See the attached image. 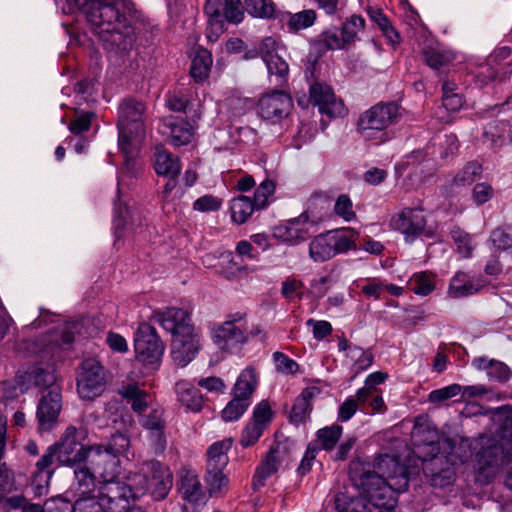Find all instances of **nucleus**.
Wrapping results in <instances>:
<instances>
[{"label":"nucleus","instance_id":"obj_1","mask_svg":"<svg viewBox=\"0 0 512 512\" xmlns=\"http://www.w3.org/2000/svg\"><path fill=\"white\" fill-rule=\"evenodd\" d=\"M375 468L377 472L363 473L357 484L363 499H353L347 507H342L344 495L336 496L335 504L340 512H393L396 504L394 491H405L408 487L406 468L388 454L377 458Z\"/></svg>","mask_w":512,"mask_h":512},{"label":"nucleus","instance_id":"obj_2","mask_svg":"<svg viewBox=\"0 0 512 512\" xmlns=\"http://www.w3.org/2000/svg\"><path fill=\"white\" fill-rule=\"evenodd\" d=\"M71 12H79L86 20L87 28L78 31L75 39L87 47L91 55L98 53L96 44L104 48V34L131 32L139 17V10L132 0H66Z\"/></svg>","mask_w":512,"mask_h":512},{"label":"nucleus","instance_id":"obj_3","mask_svg":"<svg viewBox=\"0 0 512 512\" xmlns=\"http://www.w3.org/2000/svg\"><path fill=\"white\" fill-rule=\"evenodd\" d=\"M411 438L415 446L414 453L423 462L424 473L437 475L445 468L435 469L430 466H436L446 458L448 464L454 466L461 464L465 459L456 451V445L451 439H444L440 446L438 431L427 419V417H417L411 432Z\"/></svg>","mask_w":512,"mask_h":512},{"label":"nucleus","instance_id":"obj_4","mask_svg":"<svg viewBox=\"0 0 512 512\" xmlns=\"http://www.w3.org/2000/svg\"><path fill=\"white\" fill-rule=\"evenodd\" d=\"M154 319L165 330L171 332V357L175 365L187 366L199 351V338L191 324L190 314L176 307L157 312Z\"/></svg>","mask_w":512,"mask_h":512},{"label":"nucleus","instance_id":"obj_5","mask_svg":"<svg viewBox=\"0 0 512 512\" xmlns=\"http://www.w3.org/2000/svg\"><path fill=\"white\" fill-rule=\"evenodd\" d=\"M405 112L396 101H380L360 113L356 131L365 141L376 145L386 143L392 138L388 128L398 124Z\"/></svg>","mask_w":512,"mask_h":512},{"label":"nucleus","instance_id":"obj_6","mask_svg":"<svg viewBox=\"0 0 512 512\" xmlns=\"http://www.w3.org/2000/svg\"><path fill=\"white\" fill-rule=\"evenodd\" d=\"M159 34L158 25L145 18L139 10V17L133 23L131 32L126 31L104 34V50L115 55H125L133 48L150 47L154 45Z\"/></svg>","mask_w":512,"mask_h":512},{"label":"nucleus","instance_id":"obj_7","mask_svg":"<svg viewBox=\"0 0 512 512\" xmlns=\"http://www.w3.org/2000/svg\"><path fill=\"white\" fill-rule=\"evenodd\" d=\"M358 237L359 233L350 227L319 234L309 243V256L314 262H325L337 254L355 250Z\"/></svg>","mask_w":512,"mask_h":512},{"label":"nucleus","instance_id":"obj_8","mask_svg":"<svg viewBox=\"0 0 512 512\" xmlns=\"http://www.w3.org/2000/svg\"><path fill=\"white\" fill-rule=\"evenodd\" d=\"M389 226L401 233L407 243H412L421 236L432 237L435 232V227L428 224L422 208L402 209L392 215Z\"/></svg>","mask_w":512,"mask_h":512},{"label":"nucleus","instance_id":"obj_9","mask_svg":"<svg viewBox=\"0 0 512 512\" xmlns=\"http://www.w3.org/2000/svg\"><path fill=\"white\" fill-rule=\"evenodd\" d=\"M136 359L145 367L157 369L165 350L156 329L148 323H141L134 338Z\"/></svg>","mask_w":512,"mask_h":512},{"label":"nucleus","instance_id":"obj_10","mask_svg":"<svg viewBox=\"0 0 512 512\" xmlns=\"http://www.w3.org/2000/svg\"><path fill=\"white\" fill-rule=\"evenodd\" d=\"M84 432L73 425L66 427L60 439L53 445L58 452V464L74 466L87 461L90 455V445L81 442Z\"/></svg>","mask_w":512,"mask_h":512},{"label":"nucleus","instance_id":"obj_11","mask_svg":"<svg viewBox=\"0 0 512 512\" xmlns=\"http://www.w3.org/2000/svg\"><path fill=\"white\" fill-rule=\"evenodd\" d=\"M106 389V377L103 366L95 360H86L77 377V392L83 400H94Z\"/></svg>","mask_w":512,"mask_h":512},{"label":"nucleus","instance_id":"obj_12","mask_svg":"<svg viewBox=\"0 0 512 512\" xmlns=\"http://www.w3.org/2000/svg\"><path fill=\"white\" fill-rule=\"evenodd\" d=\"M244 314L237 313L229 317L223 324L214 328L213 340L219 349L231 351L249 339L248 328L241 321Z\"/></svg>","mask_w":512,"mask_h":512},{"label":"nucleus","instance_id":"obj_13","mask_svg":"<svg viewBox=\"0 0 512 512\" xmlns=\"http://www.w3.org/2000/svg\"><path fill=\"white\" fill-rule=\"evenodd\" d=\"M98 494L108 512H128L133 502L131 489L118 479L99 483Z\"/></svg>","mask_w":512,"mask_h":512},{"label":"nucleus","instance_id":"obj_14","mask_svg":"<svg viewBox=\"0 0 512 512\" xmlns=\"http://www.w3.org/2000/svg\"><path fill=\"white\" fill-rule=\"evenodd\" d=\"M292 107V98L288 93L272 90L259 99L258 113L262 119L276 124L289 115Z\"/></svg>","mask_w":512,"mask_h":512},{"label":"nucleus","instance_id":"obj_15","mask_svg":"<svg viewBox=\"0 0 512 512\" xmlns=\"http://www.w3.org/2000/svg\"><path fill=\"white\" fill-rule=\"evenodd\" d=\"M87 461L97 475L99 483L118 479L121 472L120 459L105 450L103 444L90 445V455Z\"/></svg>","mask_w":512,"mask_h":512},{"label":"nucleus","instance_id":"obj_16","mask_svg":"<svg viewBox=\"0 0 512 512\" xmlns=\"http://www.w3.org/2000/svg\"><path fill=\"white\" fill-rule=\"evenodd\" d=\"M62 409V396L59 387H52L40 398L36 417L40 431H51L58 422Z\"/></svg>","mask_w":512,"mask_h":512},{"label":"nucleus","instance_id":"obj_17","mask_svg":"<svg viewBox=\"0 0 512 512\" xmlns=\"http://www.w3.org/2000/svg\"><path fill=\"white\" fill-rule=\"evenodd\" d=\"M153 167L157 175L165 179L163 192H172L176 189L181 171L178 158L167 150L157 147L154 153Z\"/></svg>","mask_w":512,"mask_h":512},{"label":"nucleus","instance_id":"obj_18","mask_svg":"<svg viewBox=\"0 0 512 512\" xmlns=\"http://www.w3.org/2000/svg\"><path fill=\"white\" fill-rule=\"evenodd\" d=\"M273 236L289 245L305 241L309 235V221L306 214L287 220L273 227Z\"/></svg>","mask_w":512,"mask_h":512},{"label":"nucleus","instance_id":"obj_19","mask_svg":"<svg viewBox=\"0 0 512 512\" xmlns=\"http://www.w3.org/2000/svg\"><path fill=\"white\" fill-rule=\"evenodd\" d=\"M309 102L317 106L321 114L334 117L340 114L341 102L336 100L332 87L324 82L315 81L309 87Z\"/></svg>","mask_w":512,"mask_h":512},{"label":"nucleus","instance_id":"obj_20","mask_svg":"<svg viewBox=\"0 0 512 512\" xmlns=\"http://www.w3.org/2000/svg\"><path fill=\"white\" fill-rule=\"evenodd\" d=\"M145 103L134 97H127L119 105L117 124L128 127L135 132L145 133Z\"/></svg>","mask_w":512,"mask_h":512},{"label":"nucleus","instance_id":"obj_21","mask_svg":"<svg viewBox=\"0 0 512 512\" xmlns=\"http://www.w3.org/2000/svg\"><path fill=\"white\" fill-rule=\"evenodd\" d=\"M268 205L267 194H253L252 197L239 194L231 201V217L238 224L245 223L255 210L264 209Z\"/></svg>","mask_w":512,"mask_h":512},{"label":"nucleus","instance_id":"obj_22","mask_svg":"<svg viewBox=\"0 0 512 512\" xmlns=\"http://www.w3.org/2000/svg\"><path fill=\"white\" fill-rule=\"evenodd\" d=\"M46 504L54 505V507H48L49 512H108L99 494L78 496L73 505L61 498L53 499Z\"/></svg>","mask_w":512,"mask_h":512},{"label":"nucleus","instance_id":"obj_23","mask_svg":"<svg viewBox=\"0 0 512 512\" xmlns=\"http://www.w3.org/2000/svg\"><path fill=\"white\" fill-rule=\"evenodd\" d=\"M163 134L170 138V143L173 146L180 147L191 142L194 127L183 117L169 116L163 121Z\"/></svg>","mask_w":512,"mask_h":512},{"label":"nucleus","instance_id":"obj_24","mask_svg":"<svg viewBox=\"0 0 512 512\" xmlns=\"http://www.w3.org/2000/svg\"><path fill=\"white\" fill-rule=\"evenodd\" d=\"M146 470L153 473V479L156 484H149V493L155 500L164 499L172 488V473L170 469L162 465L159 461L146 462Z\"/></svg>","mask_w":512,"mask_h":512},{"label":"nucleus","instance_id":"obj_25","mask_svg":"<svg viewBox=\"0 0 512 512\" xmlns=\"http://www.w3.org/2000/svg\"><path fill=\"white\" fill-rule=\"evenodd\" d=\"M282 454L283 451L279 446L271 448L265 459L256 469L252 481L254 490H258L259 488L263 487L265 485L266 479L277 472L283 460Z\"/></svg>","mask_w":512,"mask_h":512},{"label":"nucleus","instance_id":"obj_26","mask_svg":"<svg viewBox=\"0 0 512 512\" xmlns=\"http://www.w3.org/2000/svg\"><path fill=\"white\" fill-rule=\"evenodd\" d=\"M317 14L313 9H304L297 13L290 11H280L277 21L279 23L286 22L287 32L296 34L301 30L313 26L316 22Z\"/></svg>","mask_w":512,"mask_h":512},{"label":"nucleus","instance_id":"obj_27","mask_svg":"<svg viewBox=\"0 0 512 512\" xmlns=\"http://www.w3.org/2000/svg\"><path fill=\"white\" fill-rule=\"evenodd\" d=\"M320 393L321 390L317 386L305 388L293 404L290 413L291 421L295 424L304 422L312 410L311 401L318 397Z\"/></svg>","mask_w":512,"mask_h":512},{"label":"nucleus","instance_id":"obj_28","mask_svg":"<svg viewBox=\"0 0 512 512\" xmlns=\"http://www.w3.org/2000/svg\"><path fill=\"white\" fill-rule=\"evenodd\" d=\"M178 401L188 410L199 412L203 406V396L190 382L180 380L175 384Z\"/></svg>","mask_w":512,"mask_h":512},{"label":"nucleus","instance_id":"obj_29","mask_svg":"<svg viewBox=\"0 0 512 512\" xmlns=\"http://www.w3.org/2000/svg\"><path fill=\"white\" fill-rule=\"evenodd\" d=\"M212 63V53L206 48L199 47L190 66V76L196 83H203L209 77Z\"/></svg>","mask_w":512,"mask_h":512},{"label":"nucleus","instance_id":"obj_30","mask_svg":"<svg viewBox=\"0 0 512 512\" xmlns=\"http://www.w3.org/2000/svg\"><path fill=\"white\" fill-rule=\"evenodd\" d=\"M243 8L252 18L262 20H277L281 11L274 0H243Z\"/></svg>","mask_w":512,"mask_h":512},{"label":"nucleus","instance_id":"obj_31","mask_svg":"<svg viewBox=\"0 0 512 512\" xmlns=\"http://www.w3.org/2000/svg\"><path fill=\"white\" fill-rule=\"evenodd\" d=\"M483 137L494 146L512 143V125L507 120H493L484 128Z\"/></svg>","mask_w":512,"mask_h":512},{"label":"nucleus","instance_id":"obj_32","mask_svg":"<svg viewBox=\"0 0 512 512\" xmlns=\"http://www.w3.org/2000/svg\"><path fill=\"white\" fill-rule=\"evenodd\" d=\"M231 447V439H224L212 444L207 451L206 470H224L229 461L227 452L231 449Z\"/></svg>","mask_w":512,"mask_h":512},{"label":"nucleus","instance_id":"obj_33","mask_svg":"<svg viewBox=\"0 0 512 512\" xmlns=\"http://www.w3.org/2000/svg\"><path fill=\"white\" fill-rule=\"evenodd\" d=\"M258 385L257 373L253 367L245 368L238 376L233 388V395L250 402V398Z\"/></svg>","mask_w":512,"mask_h":512},{"label":"nucleus","instance_id":"obj_34","mask_svg":"<svg viewBox=\"0 0 512 512\" xmlns=\"http://www.w3.org/2000/svg\"><path fill=\"white\" fill-rule=\"evenodd\" d=\"M481 285L473 282L465 272H457L451 279L448 294L452 298H461L475 294Z\"/></svg>","mask_w":512,"mask_h":512},{"label":"nucleus","instance_id":"obj_35","mask_svg":"<svg viewBox=\"0 0 512 512\" xmlns=\"http://www.w3.org/2000/svg\"><path fill=\"white\" fill-rule=\"evenodd\" d=\"M120 395L131 405L132 410L139 414L147 409L152 400L145 390L134 384L122 387Z\"/></svg>","mask_w":512,"mask_h":512},{"label":"nucleus","instance_id":"obj_36","mask_svg":"<svg viewBox=\"0 0 512 512\" xmlns=\"http://www.w3.org/2000/svg\"><path fill=\"white\" fill-rule=\"evenodd\" d=\"M97 475L90 468L79 466L74 470L73 490L76 496L88 495L95 489Z\"/></svg>","mask_w":512,"mask_h":512},{"label":"nucleus","instance_id":"obj_37","mask_svg":"<svg viewBox=\"0 0 512 512\" xmlns=\"http://www.w3.org/2000/svg\"><path fill=\"white\" fill-rule=\"evenodd\" d=\"M367 13L370 19L378 25L383 35L391 44H399L401 41L400 33L392 26L389 18L381 9L369 7Z\"/></svg>","mask_w":512,"mask_h":512},{"label":"nucleus","instance_id":"obj_38","mask_svg":"<svg viewBox=\"0 0 512 512\" xmlns=\"http://www.w3.org/2000/svg\"><path fill=\"white\" fill-rule=\"evenodd\" d=\"M473 365L477 369L486 370L487 375L491 379H495L500 382L506 381L510 376L508 366L497 360H489L485 357H479L473 360Z\"/></svg>","mask_w":512,"mask_h":512},{"label":"nucleus","instance_id":"obj_39","mask_svg":"<svg viewBox=\"0 0 512 512\" xmlns=\"http://www.w3.org/2000/svg\"><path fill=\"white\" fill-rule=\"evenodd\" d=\"M180 491L183 498L190 503H198L203 499V490L197 475L186 473L181 479Z\"/></svg>","mask_w":512,"mask_h":512},{"label":"nucleus","instance_id":"obj_40","mask_svg":"<svg viewBox=\"0 0 512 512\" xmlns=\"http://www.w3.org/2000/svg\"><path fill=\"white\" fill-rule=\"evenodd\" d=\"M457 90L454 82L446 81L442 85V105L448 112H458L464 104V97Z\"/></svg>","mask_w":512,"mask_h":512},{"label":"nucleus","instance_id":"obj_41","mask_svg":"<svg viewBox=\"0 0 512 512\" xmlns=\"http://www.w3.org/2000/svg\"><path fill=\"white\" fill-rule=\"evenodd\" d=\"M357 400L367 413H383L387 407L379 390H368L361 394L360 389L356 392Z\"/></svg>","mask_w":512,"mask_h":512},{"label":"nucleus","instance_id":"obj_42","mask_svg":"<svg viewBox=\"0 0 512 512\" xmlns=\"http://www.w3.org/2000/svg\"><path fill=\"white\" fill-rule=\"evenodd\" d=\"M482 173V165L477 161L468 162L454 177L453 183L457 188L471 185Z\"/></svg>","mask_w":512,"mask_h":512},{"label":"nucleus","instance_id":"obj_43","mask_svg":"<svg viewBox=\"0 0 512 512\" xmlns=\"http://www.w3.org/2000/svg\"><path fill=\"white\" fill-rule=\"evenodd\" d=\"M265 65L268 74L270 76H275L276 86L282 87L287 84L289 78V65L281 56L274 55L272 59L265 62Z\"/></svg>","mask_w":512,"mask_h":512},{"label":"nucleus","instance_id":"obj_44","mask_svg":"<svg viewBox=\"0 0 512 512\" xmlns=\"http://www.w3.org/2000/svg\"><path fill=\"white\" fill-rule=\"evenodd\" d=\"M205 480L211 496H222L228 491L229 480L223 470H206Z\"/></svg>","mask_w":512,"mask_h":512},{"label":"nucleus","instance_id":"obj_45","mask_svg":"<svg viewBox=\"0 0 512 512\" xmlns=\"http://www.w3.org/2000/svg\"><path fill=\"white\" fill-rule=\"evenodd\" d=\"M148 473L146 463H144L141 472L132 473L127 477V482L125 483L131 489L133 502L149 491Z\"/></svg>","mask_w":512,"mask_h":512},{"label":"nucleus","instance_id":"obj_46","mask_svg":"<svg viewBox=\"0 0 512 512\" xmlns=\"http://www.w3.org/2000/svg\"><path fill=\"white\" fill-rule=\"evenodd\" d=\"M315 46L320 53L345 48L344 42H342V38L336 29L323 31L315 41Z\"/></svg>","mask_w":512,"mask_h":512},{"label":"nucleus","instance_id":"obj_47","mask_svg":"<svg viewBox=\"0 0 512 512\" xmlns=\"http://www.w3.org/2000/svg\"><path fill=\"white\" fill-rule=\"evenodd\" d=\"M409 287L415 294L427 296L435 289V283L431 274L419 272L411 277Z\"/></svg>","mask_w":512,"mask_h":512},{"label":"nucleus","instance_id":"obj_48","mask_svg":"<svg viewBox=\"0 0 512 512\" xmlns=\"http://www.w3.org/2000/svg\"><path fill=\"white\" fill-rule=\"evenodd\" d=\"M346 357L353 363L357 373L366 370L373 363V354L356 345L349 349Z\"/></svg>","mask_w":512,"mask_h":512},{"label":"nucleus","instance_id":"obj_49","mask_svg":"<svg viewBox=\"0 0 512 512\" xmlns=\"http://www.w3.org/2000/svg\"><path fill=\"white\" fill-rule=\"evenodd\" d=\"M365 26V19L361 15H352L347 19L341 28V38L344 45L351 44L357 37V30L363 29Z\"/></svg>","mask_w":512,"mask_h":512},{"label":"nucleus","instance_id":"obj_50","mask_svg":"<svg viewBox=\"0 0 512 512\" xmlns=\"http://www.w3.org/2000/svg\"><path fill=\"white\" fill-rule=\"evenodd\" d=\"M342 427L340 425H332L325 427L317 432V440L324 450H331L339 441L342 435Z\"/></svg>","mask_w":512,"mask_h":512},{"label":"nucleus","instance_id":"obj_51","mask_svg":"<svg viewBox=\"0 0 512 512\" xmlns=\"http://www.w3.org/2000/svg\"><path fill=\"white\" fill-rule=\"evenodd\" d=\"M250 402L243 401L242 399L233 395V398L225 408L222 410V419L225 422H232L238 420L248 409Z\"/></svg>","mask_w":512,"mask_h":512},{"label":"nucleus","instance_id":"obj_52","mask_svg":"<svg viewBox=\"0 0 512 512\" xmlns=\"http://www.w3.org/2000/svg\"><path fill=\"white\" fill-rule=\"evenodd\" d=\"M223 18L232 24H239L244 20L242 0H224Z\"/></svg>","mask_w":512,"mask_h":512},{"label":"nucleus","instance_id":"obj_53","mask_svg":"<svg viewBox=\"0 0 512 512\" xmlns=\"http://www.w3.org/2000/svg\"><path fill=\"white\" fill-rule=\"evenodd\" d=\"M425 63L433 70L440 71L447 67L451 59L441 51L428 47L423 50Z\"/></svg>","mask_w":512,"mask_h":512},{"label":"nucleus","instance_id":"obj_54","mask_svg":"<svg viewBox=\"0 0 512 512\" xmlns=\"http://www.w3.org/2000/svg\"><path fill=\"white\" fill-rule=\"evenodd\" d=\"M31 379L34 381V384L38 387H45L50 390L52 387H58L56 382V375L54 373V369L52 368H41L36 367L30 373Z\"/></svg>","mask_w":512,"mask_h":512},{"label":"nucleus","instance_id":"obj_55","mask_svg":"<svg viewBox=\"0 0 512 512\" xmlns=\"http://www.w3.org/2000/svg\"><path fill=\"white\" fill-rule=\"evenodd\" d=\"M264 430L265 427L251 420L242 432L240 444L243 447L254 445L259 440Z\"/></svg>","mask_w":512,"mask_h":512},{"label":"nucleus","instance_id":"obj_56","mask_svg":"<svg viewBox=\"0 0 512 512\" xmlns=\"http://www.w3.org/2000/svg\"><path fill=\"white\" fill-rule=\"evenodd\" d=\"M118 129V147L119 150L124 154H131V141L133 138L142 136L144 132H135L134 130L128 129V127L117 124Z\"/></svg>","mask_w":512,"mask_h":512},{"label":"nucleus","instance_id":"obj_57","mask_svg":"<svg viewBox=\"0 0 512 512\" xmlns=\"http://www.w3.org/2000/svg\"><path fill=\"white\" fill-rule=\"evenodd\" d=\"M103 446L105 447V450L119 457V455L124 454L128 450L130 440L127 435L117 432L113 434L109 442L107 444H103Z\"/></svg>","mask_w":512,"mask_h":512},{"label":"nucleus","instance_id":"obj_58","mask_svg":"<svg viewBox=\"0 0 512 512\" xmlns=\"http://www.w3.org/2000/svg\"><path fill=\"white\" fill-rule=\"evenodd\" d=\"M461 391V385L451 384L446 387L431 391L428 395V400L431 403H441L459 395Z\"/></svg>","mask_w":512,"mask_h":512},{"label":"nucleus","instance_id":"obj_59","mask_svg":"<svg viewBox=\"0 0 512 512\" xmlns=\"http://www.w3.org/2000/svg\"><path fill=\"white\" fill-rule=\"evenodd\" d=\"M55 462L58 463V452L52 444L48 446L44 454L36 462L35 467L36 470L41 473H49L50 475H53L52 465Z\"/></svg>","mask_w":512,"mask_h":512},{"label":"nucleus","instance_id":"obj_60","mask_svg":"<svg viewBox=\"0 0 512 512\" xmlns=\"http://www.w3.org/2000/svg\"><path fill=\"white\" fill-rule=\"evenodd\" d=\"M451 237L457 245L458 252L464 257L468 258L471 256L472 246L469 235L461 230L459 227H455L451 230Z\"/></svg>","mask_w":512,"mask_h":512},{"label":"nucleus","instance_id":"obj_61","mask_svg":"<svg viewBox=\"0 0 512 512\" xmlns=\"http://www.w3.org/2000/svg\"><path fill=\"white\" fill-rule=\"evenodd\" d=\"M136 174L137 168L135 159L131 156V154L124 155V163L117 176L118 183L116 192H121L120 185L125 183L126 178L132 180L136 177Z\"/></svg>","mask_w":512,"mask_h":512},{"label":"nucleus","instance_id":"obj_62","mask_svg":"<svg viewBox=\"0 0 512 512\" xmlns=\"http://www.w3.org/2000/svg\"><path fill=\"white\" fill-rule=\"evenodd\" d=\"M273 359L276 370L282 374H294L298 371V363L282 352H275Z\"/></svg>","mask_w":512,"mask_h":512},{"label":"nucleus","instance_id":"obj_63","mask_svg":"<svg viewBox=\"0 0 512 512\" xmlns=\"http://www.w3.org/2000/svg\"><path fill=\"white\" fill-rule=\"evenodd\" d=\"M335 213L345 221H351L356 214L353 210V203L347 194H341L334 207Z\"/></svg>","mask_w":512,"mask_h":512},{"label":"nucleus","instance_id":"obj_64","mask_svg":"<svg viewBox=\"0 0 512 512\" xmlns=\"http://www.w3.org/2000/svg\"><path fill=\"white\" fill-rule=\"evenodd\" d=\"M499 71L500 68L495 66L493 63H490L489 60H486L485 64L479 66L476 74L477 82L482 86L487 85L498 77Z\"/></svg>","mask_w":512,"mask_h":512}]
</instances>
